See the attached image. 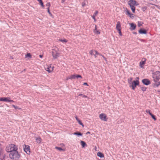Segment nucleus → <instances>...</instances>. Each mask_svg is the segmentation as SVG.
<instances>
[{
    "instance_id": "7",
    "label": "nucleus",
    "mask_w": 160,
    "mask_h": 160,
    "mask_svg": "<svg viewBox=\"0 0 160 160\" xmlns=\"http://www.w3.org/2000/svg\"><path fill=\"white\" fill-rule=\"evenodd\" d=\"M142 82L146 85H148L150 84V81L148 79H144L142 80Z\"/></svg>"
},
{
    "instance_id": "22",
    "label": "nucleus",
    "mask_w": 160,
    "mask_h": 160,
    "mask_svg": "<svg viewBox=\"0 0 160 160\" xmlns=\"http://www.w3.org/2000/svg\"><path fill=\"white\" fill-rule=\"evenodd\" d=\"M58 40L63 42H66L68 41L65 39H60Z\"/></svg>"
},
{
    "instance_id": "9",
    "label": "nucleus",
    "mask_w": 160,
    "mask_h": 160,
    "mask_svg": "<svg viewBox=\"0 0 160 160\" xmlns=\"http://www.w3.org/2000/svg\"><path fill=\"white\" fill-rule=\"evenodd\" d=\"M146 59L145 58H143L142 59L141 61L139 63L140 67L142 68L143 67V66L144 65L145 63V62L146 61Z\"/></svg>"
},
{
    "instance_id": "45",
    "label": "nucleus",
    "mask_w": 160,
    "mask_h": 160,
    "mask_svg": "<svg viewBox=\"0 0 160 160\" xmlns=\"http://www.w3.org/2000/svg\"><path fill=\"white\" fill-rule=\"evenodd\" d=\"M132 86V89L133 90H134L135 89V88L136 87L134 86Z\"/></svg>"
},
{
    "instance_id": "3",
    "label": "nucleus",
    "mask_w": 160,
    "mask_h": 160,
    "mask_svg": "<svg viewBox=\"0 0 160 160\" xmlns=\"http://www.w3.org/2000/svg\"><path fill=\"white\" fill-rule=\"evenodd\" d=\"M153 78L155 82L158 81L160 79V72L157 71L153 74Z\"/></svg>"
},
{
    "instance_id": "28",
    "label": "nucleus",
    "mask_w": 160,
    "mask_h": 160,
    "mask_svg": "<svg viewBox=\"0 0 160 160\" xmlns=\"http://www.w3.org/2000/svg\"><path fill=\"white\" fill-rule=\"evenodd\" d=\"M4 158V155H2L0 156V160H3Z\"/></svg>"
},
{
    "instance_id": "25",
    "label": "nucleus",
    "mask_w": 160,
    "mask_h": 160,
    "mask_svg": "<svg viewBox=\"0 0 160 160\" xmlns=\"http://www.w3.org/2000/svg\"><path fill=\"white\" fill-rule=\"evenodd\" d=\"M89 53L91 55H94V51L92 50H90L89 52Z\"/></svg>"
},
{
    "instance_id": "18",
    "label": "nucleus",
    "mask_w": 160,
    "mask_h": 160,
    "mask_svg": "<svg viewBox=\"0 0 160 160\" xmlns=\"http://www.w3.org/2000/svg\"><path fill=\"white\" fill-rule=\"evenodd\" d=\"M131 9L132 10L133 12L134 13L135 12V7L134 6V5H129Z\"/></svg>"
},
{
    "instance_id": "24",
    "label": "nucleus",
    "mask_w": 160,
    "mask_h": 160,
    "mask_svg": "<svg viewBox=\"0 0 160 160\" xmlns=\"http://www.w3.org/2000/svg\"><path fill=\"white\" fill-rule=\"evenodd\" d=\"M76 78V76L75 75H72L69 77L70 79H75Z\"/></svg>"
},
{
    "instance_id": "32",
    "label": "nucleus",
    "mask_w": 160,
    "mask_h": 160,
    "mask_svg": "<svg viewBox=\"0 0 160 160\" xmlns=\"http://www.w3.org/2000/svg\"><path fill=\"white\" fill-rule=\"evenodd\" d=\"M55 148L59 151H61L62 150V149L60 147H56Z\"/></svg>"
},
{
    "instance_id": "34",
    "label": "nucleus",
    "mask_w": 160,
    "mask_h": 160,
    "mask_svg": "<svg viewBox=\"0 0 160 160\" xmlns=\"http://www.w3.org/2000/svg\"><path fill=\"white\" fill-rule=\"evenodd\" d=\"M156 82V85L157 87L160 85V81L158 82V81Z\"/></svg>"
},
{
    "instance_id": "8",
    "label": "nucleus",
    "mask_w": 160,
    "mask_h": 160,
    "mask_svg": "<svg viewBox=\"0 0 160 160\" xmlns=\"http://www.w3.org/2000/svg\"><path fill=\"white\" fill-rule=\"evenodd\" d=\"M11 98L9 97H3L0 98V101H4L7 102H9V99Z\"/></svg>"
},
{
    "instance_id": "26",
    "label": "nucleus",
    "mask_w": 160,
    "mask_h": 160,
    "mask_svg": "<svg viewBox=\"0 0 160 160\" xmlns=\"http://www.w3.org/2000/svg\"><path fill=\"white\" fill-rule=\"evenodd\" d=\"M94 32L97 34H100V32H99L98 30H96V31L94 30Z\"/></svg>"
},
{
    "instance_id": "43",
    "label": "nucleus",
    "mask_w": 160,
    "mask_h": 160,
    "mask_svg": "<svg viewBox=\"0 0 160 160\" xmlns=\"http://www.w3.org/2000/svg\"><path fill=\"white\" fill-rule=\"evenodd\" d=\"M118 31L119 32V35L120 36H122V32H121V30H120V31Z\"/></svg>"
},
{
    "instance_id": "11",
    "label": "nucleus",
    "mask_w": 160,
    "mask_h": 160,
    "mask_svg": "<svg viewBox=\"0 0 160 160\" xmlns=\"http://www.w3.org/2000/svg\"><path fill=\"white\" fill-rule=\"evenodd\" d=\"M139 82L138 80L133 81L132 83V86L136 87L137 86L139 85Z\"/></svg>"
},
{
    "instance_id": "50",
    "label": "nucleus",
    "mask_w": 160,
    "mask_h": 160,
    "mask_svg": "<svg viewBox=\"0 0 160 160\" xmlns=\"http://www.w3.org/2000/svg\"><path fill=\"white\" fill-rule=\"evenodd\" d=\"M83 84V85H87V86H88L87 83H86V82L84 83Z\"/></svg>"
},
{
    "instance_id": "2",
    "label": "nucleus",
    "mask_w": 160,
    "mask_h": 160,
    "mask_svg": "<svg viewBox=\"0 0 160 160\" xmlns=\"http://www.w3.org/2000/svg\"><path fill=\"white\" fill-rule=\"evenodd\" d=\"M9 157L12 160H19L20 157V154H19L17 151H16L10 153L9 154Z\"/></svg>"
},
{
    "instance_id": "36",
    "label": "nucleus",
    "mask_w": 160,
    "mask_h": 160,
    "mask_svg": "<svg viewBox=\"0 0 160 160\" xmlns=\"http://www.w3.org/2000/svg\"><path fill=\"white\" fill-rule=\"evenodd\" d=\"M146 112L147 113H148L150 115V114H152V113H151L150 112V110H148V109H147L146 110Z\"/></svg>"
},
{
    "instance_id": "35",
    "label": "nucleus",
    "mask_w": 160,
    "mask_h": 160,
    "mask_svg": "<svg viewBox=\"0 0 160 160\" xmlns=\"http://www.w3.org/2000/svg\"><path fill=\"white\" fill-rule=\"evenodd\" d=\"M46 6L48 7V8H49V7L51 6L50 2H49L47 3L46 5Z\"/></svg>"
},
{
    "instance_id": "57",
    "label": "nucleus",
    "mask_w": 160,
    "mask_h": 160,
    "mask_svg": "<svg viewBox=\"0 0 160 160\" xmlns=\"http://www.w3.org/2000/svg\"><path fill=\"white\" fill-rule=\"evenodd\" d=\"M137 80H138L139 79V77H137Z\"/></svg>"
},
{
    "instance_id": "58",
    "label": "nucleus",
    "mask_w": 160,
    "mask_h": 160,
    "mask_svg": "<svg viewBox=\"0 0 160 160\" xmlns=\"http://www.w3.org/2000/svg\"><path fill=\"white\" fill-rule=\"evenodd\" d=\"M1 153H2V152H0V156H1V155H1Z\"/></svg>"
},
{
    "instance_id": "48",
    "label": "nucleus",
    "mask_w": 160,
    "mask_h": 160,
    "mask_svg": "<svg viewBox=\"0 0 160 160\" xmlns=\"http://www.w3.org/2000/svg\"><path fill=\"white\" fill-rule=\"evenodd\" d=\"M75 118L77 121L79 120L77 116H75Z\"/></svg>"
},
{
    "instance_id": "27",
    "label": "nucleus",
    "mask_w": 160,
    "mask_h": 160,
    "mask_svg": "<svg viewBox=\"0 0 160 160\" xmlns=\"http://www.w3.org/2000/svg\"><path fill=\"white\" fill-rule=\"evenodd\" d=\"M78 96H82V97H83V98H87L88 97L87 96H86L85 95H83L82 94H79Z\"/></svg>"
},
{
    "instance_id": "21",
    "label": "nucleus",
    "mask_w": 160,
    "mask_h": 160,
    "mask_svg": "<svg viewBox=\"0 0 160 160\" xmlns=\"http://www.w3.org/2000/svg\"><path fill=\"white\" fill-rule=\"evenodd\" d=\"M74 135H77L78 136H82V134L79 132H74L73 133Z\"/></svg>"
},
{
    "instance_id": "49",
    "label": "nucleus",
    "mask_w": 160,
    "mask_h": 160,
    "mask_svg": "<svg viewBox=\"0 0 160 160\" xmlns=\"http://www.w3.org/2000/svg\"><path fill=\"white\" fill-rule=\"evenodd\" d=\"M85 5V3L84 2H83L82 3V7H84Z\"/></svg>"
},
{
    "instance_id": "12",
    "label": "nucleus",
    "mask_w": 160,
    "mask_h": 160,
    "mask_svg": "<svg viewBox=\"0 0 160 160\" xmlns=\"http://www.w3.org/2000/svg\"><path fill=\"white\" fill-rule=\"evenodd\" d=\"M136 4V2L133 0H130L128 2V4L129 5H134Z\"/></svg>"
},
{
    "instance_id": "56",
    "label": "nucleus",
    "mask_w": 160,
    "mask_h": 160,
    "mask_svg": "<svg viewBox=\"0 0 160 160\" xmlns=\"http://www.w3.org/2000/svg\"><path fill=\"white\" fill-rule=\"evenodd\" d=\"M65 1V0H62V2H64Z\"/></svg>"
},
{
    "instance_id": "44",
    "label": "nucleus",
    "mask_w": 160,
    "mask_h": 160,
    "mask_svg": "<svg viewBox=\"0 0 160 160\" xmlns=\"http://www.w3.org/2000/svg\"><path fill=\"white\" fill-rule=\"evenodd\" d=\"M27 56L28 57H31V55L30 54V53H28L27 54Z\"/></svg>"
},
{
    "instance_id": "13",
    "label": "nucleus",
    "mask_w": 160,
    "mask_h": 160,
    "mask_svg": "<svg viewBox=\"0 0 160 160\" xmlns=\"http://www.w3.org/2000/svg\"><path fill=\"white\" fill-rule=\"evenodd\" d=\"M54 67H50L47 68L46 69V70L48 71L49 72H52L53 70Z\"/></svg>"
},
{
    "instance_id": "5",
    "label": "nucleus",
    "mask_w": 160,
    "mask_h": 160,
    "mask_svg": "<svg viewBox=\"0 0 160 160\" xmlns=\"http://www.w3.org/2000/svg\"><path fill=\"white\" fill-rule=\"evenodd\" d=\"M24 151L28 154H30V150L29 146L28 145H25L24 148Z\"/></svg>"
},
{
    "instance_id": "23",
    "label": "nucleus",
    "mask_w": 160,
    "mask_h": 160,
    "mask_svg": "<svg viewBox=\"0 0 160 160\" xmlns=\"http://www.w3.org/2000/svg\"><path fill=\"white\" fill-rule=\"evenodd\" d=\"M38 1L39 2L41 5L42 7H44V6L43 5V3L42 1V0H38Z\"/></svg>"
},
{
    "instance_id": "10",
    "label": "nucleus",
    "mask_w": 160,
    "mask_h": 160,
    "mask_svg": "<svg viewBox=\"0 0 160 160\" xmlns=\"http://www.w3.org/2000/svg\"><path fill=\"white\" fill-rule=\"evenodd\" d=\"M116 28L118 31H120L121 29V23L119 21H118L116 24Z\"/></svg>"
},
{
    "instance_id": "60",
    "label": "nucleus",
    "mask_w": 160,
    "mask_h": 160,
    "mask_svg": "<svg viewBox=\"0 0 160 160\" xmlns=\"http://www.w3.org/2000/svg\"><path fill=\"white\" fill-rule=\"evenodd\" d=\"M134 33L135 34H137V32H134Z\"/></svg>"
},
{
    "instance_id": "20",
    "label": "nucleus",
    "mask_w": 160,
    "mask_h": 160,
    "mask_svg": "<svg viewBox=\"0 0 160 160\" xmlns=\"http://www.w3.org/2000/svg\"><path fill=\"white\" fill-rule=\"evenodd\" d=\"M94 55L95 56V58L97 57V55H101L100 54H99L97 51L95 50H94Z\"/></svg>"
},
{
    "instance_id": "4",
    "label": "nucleus",
    "mask_w": 160,
    "mask_h": 160,
    "mask_svg": "<svg viewBox=\"0 0 160 160\" xmlns=\"http://www.w3.org/2000/svg\"><path fill=\"white\" fill-rule=\"evenodd\" d=\"M52 55L54 59H55L58 58L60 55L59 53L55 49H53L52 51Z\"/></svg>"
},
{
    "instance_id": "30",
    "label": "nucleus",
    "mask_w": 160,
    "mask_h": 160,
    "mask_svg": "<svg viewBox=\"0 0 160 160\" xmlns=\"http://www.w3.org/2000/svg\"><path fill=\"white\" fill-rule=\"evenodd\" d=\"M143 23L141 22H138V26L139 27H140L142 25Z\"/></svg>"
},
{
    "instance_id": "54",
    "label": "nucleus",
    "mask_w": 160,
    "mask_h": 160,
    "mask_svg": "<svg viewBox=\"0 0 160 160\" xmlns=\"http://www.w3.org/2000/svg\"><path fill=\"white\" fill-rule=\"evenodd\" d=\"M94 30H95V31H96V30H97V26H96V25H95V29H94Z\"/></svg>"
},
{
    "instance_id": "33",
    "label": "nucleus",
    "mask_w": 160,
    "mask_h": 160,
    "mask_svg": "<svg viewBox=\"0 0 160 160\" xmlns=\"http://www.w3.org/2000/svg\"><path fill=\"white\" fill-rule=\"evenodd\" d=\"M150 115L152 117L153 119L155 120H156V118H155V116L152 114H151Z\"/></svg>"
},
{
    "instance_id": "41",
    "label": "nucleus",
    "mask_w": 160,
    "mask_h": 160,
    "mask_svg": "<svg viewBox=\"0 0 160 160\" xmlns=\"http://www.w3.org/2000/svg\"><path fill=\"white\" fill-rule=\"evenodd\" d=\"M98 12L97 11H96L94 13V15L95 16H96L97 15V14H98Z\"/></svg>"
},
{
    "instance_id": "31",
    "label": "nucleus",
    "mask_w": 160,
    "mask_h": 160,
    "mask_svg": "<svg viewBox=\"0 0 160 160\" xmlns=\"http://www.w3.org/2000/svg\"><path fill=\"white\" fill-rule=\"evenodd\" d=\"M78 122L83 127L84 126V125L82 122L80 120H78Z\"/></svg>"
},
{
    "instance_id": "14",
    "label": "nucleus",
    "mask_w": 160,
    "mask_h": 160,
    "mask_svg": "<svg viewBox=\"0 0 160 160\" xmlns=\"http://www.w3.org/2000/svg\"><path fill=\"white\" fill-rule=\"evenodd\" d=\"M139 32L141 34H146L147 33V31L144 29H141L139 31Z\"/></svg>"
},
{
    "instance_id": "46",
    "label": "nucleus",
    "mask_w": 160,
    "mask_h": 160,
    "mask_svg": "<svg viewBox=\"0 0 160 160\" xmlns=\"http://www.w3.org/2000/svg\"><path fill=\"white\" fill-rule=\"evenodd\" d=\"M47 9H48V13L49 14H50L51 13H50V12L49 8H48Z\"/></svg>"
},
{
    "instance_id": "19",
    "label": "nucleus",
    "mask_w": 160,
    "mask_h": 160,
    "mask_svg": "<svg viewBox=\"0 0 160 160\" xmlns=\"http://www.w3.org/2000/svg\"><path fill=\"white\" fill-rule=\"evenodd\" d=\"M81 144L82 148H83L86 146V143L82 141H81Z\"/></svg>"
},
{
    "instance_id": "51",
    "label": "nucleus",
    "mask_w": 160,
    "mask_h": 160,
    "mask_svg": "<svg viewBox=\"0 0 160 160\" xmlns=\"http://www.w3.org/2000/svg\"><path fill=\"white\" fill-rule=\"evenodd\" d=\"M101 56H102V57L105 60H106V58L103 56H102V55H101Z\"/></svg>"
},
{
    "instance_id": "42",
    "label": "nucleus",
    "mask_w": 160,
    "mask_h": 160,
    "mask_svg": "<svg viewBox=\"0 0 160 160\" xmlns=\"http://www.w3.org/2000/svg\"><path fill=\"white\" fill-rule=\"evenodd\" d=\"M92 18L94 20V21L95 22L96 21L95 16L93 15V16H92Z\"/></svg>"
},
{
    "instance_id": "6",
    "label": "nucleus",
    "mask_w": 160,
    "mask_h": 160,
    "mask_svg": "<svg viewBox=\"0 0 160 160\" xmlns=\"http://www.w3.org/2000/svg\"><path fill=\"white\" fill-rule=\"evenodd\" d=\"M106 117V115L104 113H101L99 115V118L100 119L102 120L105 121H107Z\"/></svg>"
},
{
    "instance_id": "40",
    "label": "nucleus",
    "mask_w": 160,
    "mask_h": 160,
    "mask_svg": "<svg viewBox=\"0 0 160 160\" xmlns=\"http://www.w3.org/2000/svg\"><path fill=\"white\" fill-rule=\"evenodd\" d=\"M76 78H82V76L80 75H78L76 76Z\"/></svg>"
},
{
    "instance_id": "38",
    "label": "nucleus",
    "mask_w": 160,
    "mask_h": 160,
    "mask_svg": "<svg viewBox=\"0 0 160 160\" xmlns=\"http://www.w3.org/2000/svg\"><path fill=\"white\" fill-rule=\"evenodd\" d=\"M132 78H130L129 79H128V82L129 83H130V82L132 81Z\"/></svg>"
},
{
    "instance_id": "29",
    "label": "nucleus",
    "mask_w": 160,
    "mask_h": 160,
    "mask_svg": "<svg viewBox=\"0 0 160 160\" xmlns=\"http://www.w3.org/2000/svg\"><path fill=\"white\" fill-rule=\"evenodd\" d=\"M126 14L127 15H129L130 17L131 13L127 9L126 12Z\"/></svg>"
},
{
    "instance_id": "37",
    "label": "nucleus",
    "mask_w": 160,
    "mask_h": 160,
    "mask_svg": "<svg viewBox=\"0 0 160 160\" xmlns=\"http://www.w3.org/2000/svg\"><path fill=\"white\" fill-rule=\"evenodd\" d=\"M141 89L142 91H145L146 90V88L145 87H142Z\"/></svg>"
},
{
    "instance_id": "55",
    "label": "nucleus",
    "mask_w": 160,
    "mask_h": 160,
    "mask_svg": "<svg viewBox=\"0 0 160 160\" xmlns=\"http://www.w3.org/2000/svg\"><path fill=\"white\" fill-rule=\"evenodd\" d=\"M141 41L142 42H144L145 40L143 39H141Z\"/></svg>"
},
{
    "instance_id": "1",
    "label": "nucleus",
    "mask_w": 160,
    "mask_h": 160,
    "mask_svg": "<svg viewBox=\"0 0 160 160\" xmlns=\"http://www.w3.org/2000/svg\"><path fill=\"white\" fill-rule=\"evenodd\" d=\"M18 146L14 144H10L7 146L6 150L7 152H12L17 151Z\"/></svg>"
},
{
    "instance_id": "15",
    "label": "nucleus",
    "mask_w": 160,
    "mask_h": 160,
    "mask_svg": "<svg viewBox=\"0 0 160 160\" xmlns=\"http://www.w3.org/2000/svg\"><path fill=\"white\" fill-rule=\"evenodd\" d=\"M97 155L101 158H102L104 157V155L102 152H98L97 153Z\"/></svg>"
},
{
    "instance_id": "17",
    "label": "nucleus",
    "mask_w": 160,
    "mask_h": 160,
    "mask_svg": "<svg viewBox=\"0 0 160 160\" xmlns=\"http://www.w3.org/2000/svg\"><path fill=\"white\" fill-rule=\"evenodd\" d=\"M36 142H37V143H38L39 144V143H40L41 142V138L39 137H38V138H36Z\"/></svg>"
},
{
    "instance_id": "47",
    "label": "nucleus",
    "mask_w": 160,
    "mask_h": 160,
    "mask_svg": "<svg viewBox=\"0 0 160 160\" xmlns=\"http://www.w3.org/2000/svg\"><path fill=\"white\" fill-rule=\"evenodd\" d=\"M14 102V101L12 100H11L10 99H9V102Z\"/></svg>"
},
{
    "instance_id": "59",
    "label": "nucleus",
    "mask_w": 160,
    "mask_h": 160,
    "mask_svg": "<svg viewBox=\"0 0 160 160\" xmlns=\"http://www.w3.org/2000/svg\"><path fill=\"white\" fill-rule=\"evenodd\" d=\"M90 132H87V133H89Z\"/></svg>"
},
{
    "instance_id": "16",
    "label": "nucleus",
    "mask_w": 160,
    "mask_h": 160,
    "mask_svg": "<svg viewBox=\"0 0 160 160\" xmlns=\"http://www.w3.org/2000/svg\"><path fill=\"white\" fill-rule=\"evenodd\" d=\"M130 26L131 28V29L132 30H133L135 29L136 27V25L132 23H131L130 24Z\"/></svg>"
},
{
    "instance_id": "39",
    "label": "nucleus",
    "mask_w": 160,
    "mask_h": 160,
    "mask_svg": "<svg viewBox=\"0 0 160 160\" xmlns=\"http://www.w3.org/2000/svg\"><path fill=\"white\" fill-rule=\"evenodd\" d=\"M12 106L14 108H15V109H18V108L17 106H15V105H12Z\"/></svg>"
},
{
    "instance_id": "53",
    "label": "nucleus",
    "mask_w": 160,
    "mask_h": 160,
    "mask_svg": "<svg viewBox=\"0 0 160 160\" xmlns=\"http://www.w3.org/2000/svg\"><path fill=\"white\" fill-rule=\"evenodd\" d=\"M39 57H40V58H42V56H42V55H39Z\"/></svg>"
},
{
    "instance_id": "52",
    "label": "nucleus",
    "mask_w": 160,
    "mask_h": 160,
    "mask_svg": "<svg viewBox=\"0 0 160 160\" xmlns=\"http://www.w3.org/2000/svg\"><path fill=\"white\" fill-rule=\"evenodd\" d=\"M70 79V78H69V77H67V78H66V80H68V79Z\"/></svg>"
}]
</instances>
